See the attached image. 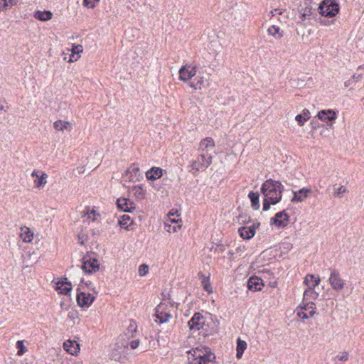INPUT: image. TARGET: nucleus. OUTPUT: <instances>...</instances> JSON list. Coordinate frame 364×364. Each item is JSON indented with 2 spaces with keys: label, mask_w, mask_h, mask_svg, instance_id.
Returning a JSON list of instances; mask_svg holds the SVG:
<instances>
[{
  "label": "nucleus",
  "mask_w": 364,
  "mask_h": 364,
  "mask_svg": "<svg viewBox=\"0 0 364 364\" xmlns=\"http://www.w3.org/2000/svg\"><path fill=\"white\" fill-rule=\"evenodd\" d=\"M205 322V319L203 316L200 313H196L188 324L190 329L198 331L203 328Z\"/></svg>",
  "instance_id": "nucleus-12"
},
{
  "label": "nucleus",
  "mask_w": 364,
  "mask_h": 364,
  "mask_svg": "<svg viewBox=\"0 0 364 364\" xmlns=\"http://www.w3.org/2000/svg\"><path fill=\"white\" fill-rule=\"evenodd\" d=\"M330 271L328 282L331 288L337 291H342L346 286L345 280L341 278L338 269H331Z\"/></svg>",
  "instance_id": "nucleus-6"
},
{
  "label": "nucleus",
  "mask_w": 364,
  "mask_h": 364,
  "mask_svg": "<svg viewBox=\"0 0 364 364\" xmlns=\"http://www.w3.org/2000/svg\"><path fill=\"white\" fill-rule=\"evenodd\" d=\"M215 354L207 346H200L188 351V364H214Z\"/></svg>",
  "instance_id": "nucleus-2"
},
{
  "label": "nucleus",
  "mask_w": 364,
  "mask_h": 364,
  "mask_svg": "<svg viewBox=\"0 0 364 364\" xmlns=\"http://www.w3.org/2000/svg\"><path fill=\"white\" fill-rule=\"evenodd\" d=\"M118 223L122 228L128 229L133 223V220L128 215H123L120 216Z\"/></svg>",
  "instance_id": "nucleus-31"
},
{
  "label": "nucleus",
  "mask_w": 364,
  "mask_h": 364,
  "mask_svg": "<svg viewBox=\"0 0 364 364\" xmlns=\"http://www.w3.org/2000/svg\"><path fill=\"white\" fill-rule=\"evenodd\" d=\"M117 204L118 208L124 212L130 213L136 208L134 203L131 200L125 198L117 199Z\"/></svg>",
  "instance_id": "nucleus-15"
},
{
  "label": "nucleus",
  "mask_w": 364,
  "mask_h": 364,
  "mask_svg": "<svg viewBox=\"0 0 364 364\" xmlns=\"http://www.w3.org/2000/svg\"><path fill=\"white\" fill-rule=\"evenodd\" d=\"M34 16L36 18L46 21L52 18L53 14L50 11H38L36 12Z\"/></svg>",
  "instance_id": "nucleus-30"
},
{
  "label": "nucleus",
  "mask_w": 364,
  "mask_h": 364,
  "mask_svg": "<svg viewBox=\"0 0 364 364\" xmlns=\"http://www.w3.org/2000/svg\"><path fill=\"white\" fill-rule=\"evenodd\" d=\"M133 193L134 196L139 199L142 200L145 198L146 191L141 186H135L132 188Z\"/></svg>",
  "instance_id": "nucleus-34"
},
{
  "label": "nucleus",
  "mask_w": 364,
  "mask_h": 364,
  "mask_svg": "<svg viewBox=\"0 0 364 364\" xmlns=\"http://www.w3.org/2000/svg\"><path fill=\"white\" fill-rule=\"evenodd\" d=\"M251 200V205L254 210H259V194L257 193L250 192L248 195Z\"/></svg>",
  "instance_id": "nucleus-33"
},
{
  "label": "nucleus",
  "mask_w": 364,
  "mask_h": 364,
  "mask_svg": "<svg viewBox=\"0 0 364 364\" xmlns=\"http://www.w3.org/2000/svg\"><path fill=\"white\" fill-rule=\"evenodd\" d=\"M296 314L299 318H301L302 319H307L311 317L310 313L307 314V313L304 312V310L302 311V310L299 309V308H297V309H296Z\"/></svg>",
  "instance_id": "nucleus-42"
},
{
  "label": "nucleus",
  "mask_w": 364,
  "mask_h": 364,
  "mask_svg": "<svg viewBox=\"0 0 364 364\" xmlns=\"http://www.w3.org/2000/svg\"><path fill=\"white\" fill-rule=\"evenodd\" d=\"M264 286L263 281L257 277H251L247 281V287L253 291H260Z\"/></svg>",
  "instance_id": "nucleus-16"
},
{
  "label": "nucleus",
  "mask_w": 364,
  "mask_h": 364,
  "mask_svg": "<svg viewBox=\"0 0 364 364\" xmlns=\"http://www.w3.org/2000/svg\"><path fill=\"white\" fill-rule=\"evenodd\" d=\"M87 216L88 219L92 220V221H95L100 217V214L95 210H92L90 212L87 213Z\"/></svg>",
  "instance_id": "nucleus-39"
},
{
  "label": "nucleus",
  "mask_w": 364,
  "mask_h": 364,
  "mask_svg": "<svg viewBox=\"0 0 364 364\" xmlns=\"http://www.w3.org/2000/svg\"><path fill=\"white\" fill-rule=\"evenodd\" d=\"M130 327H131V328H134V331H136V326H133V325H132V324H131V325H130Z\"/></svg>",
  "instance_id": "nucleus-58"
},
{
  "label": "nucleus",
  "mask_w": 364,
  "mask_h": 364,
  "mask_svg": "<svg viewBox=\"0 0 364 364\" xmlns=\"http://www.w3.org/2000/svg\"><path fill=\"white\" fill-rule=\"evenodd\" d=\"M53 127L55 130L59 132H64L65 130L70 132L73 129V125L70 122L60 119L53 123Z\"/></svg>",
  "instance_id": "nucleus-22"
},
{
  "label": "nucleus",
  "mask_w": 364,
  "mask_h": 364,
  "mask_svg": "<svg viewBox=\"0 0 364 364\" xmlns=\"http://www.w3.org/2000/svg\"><path fill=\"white\" fill-rule=\"evenodd\" d=\"M213 161V156H205L198 153L196 159L192 161L190 164V172L197 176L200 171H205Z\"/></svg>",
  "instance_id": "nucleus-4"
},
{
  "label": "nucleus",
  "mask_w": 364,
  "mask_h": 364,
  "mask_svg": "<svg viewBox=\"0 0 364 364\" xmlns=\"http://www.w3.org/2000/svg\"><path fill=\"white\" fill-rule=\"evenodd\" d=\"M165 227L166 228V231L171 232H177L181 228V225H171L168 223V222H164Z\"/></svg>",
  "instance_id": "nucleus-37"
},
{
  "label": "nucleus",
  "mask_w": 364,
  "mask_h": 364,
  "mask_svg": "<svg viewBox=\"0 0 364 364\" xmlns=\"http://www.w3.org/2000/svg\"><path fill=\"white\" fill-rule=\"evenodd\" d=\"M83 51V47L82 45H73V48H72V56L71 58H73L74 55L75 54H80L81 53H82ZM77 60V58H75V59H73V58H70L69 62H73V61H76Z\"/></svg>",
  "instance_id": "nucleus-36"
},
{
  "label": "nucleus",
  "mask_w": 364,
  "mask_h": 364,
  "mask_svg": "<svg viewBox=\"0 0 364 364\" xmlns=\"http://www.w3.org/2000/svg\"><path fill=\"white\" fill-rule=\"evenodd\" d=\"M315 288L316 287H306L303 296L304 301L317 299L319 294L315 290Z\"/></svg>",
  "instance_id": "nucleus-25"
},
{
  "label": "nucleus",
  "mask_w": 364,
  "mask_h": 364,
  "mask_svg": "<svg viewBox=\"0 0 364 364\" xmlns=\"http://www.w3.org/2000/svg\"><path fill=\"white\" fill-rule=\"evenodd\" d=\"M163 176V170L159 167H152L146 172V177L148 180L155 181Z\"/></svg>",
  "instance_id": "nucleus-20"
},
{
  "label": "nucleus",
  "mask_w": 364,
  "mask_h": 364,
  "mask_svg": "<svg viewBox=\"0 0 364 364\" xmlns=\"http://www.w3.org/2000/svg\"><path fill=\"white\" fill-rule=\"evenodd\" d=\"M259 225V223H253L252 225H250L249 227H253L254 230L256 232V229L258 228Z\"/></svg>",
  "instance_id": "nucleus-54"
},
{
  "label": "nucleus",
  "mask_w": 364,
  "mask_h": 364,
  "mask_svg": "<svg viewBox=\"0 0 364 364\" xmlns=\"http://www.w3.org/2000/svg\"><path fill=\"white\" fill-rule=\"evenodd\" d=\"M127 173L131 174L130 180H133L134 178L139 176V168L136 165L133 164L128 168Z\"/></svg>",
  "instance_id": "nucleus-35"
},
{
  "label": "nucleus",
  "mask_w": 364,
  "mask_h": 364,
  "mask_svg": "<svg viewBox=\"0 0 364 364\" xmlns=\"http://www.w3.org/2000/svg\"><path fill=\"white\" fill-rule=\"evenodd\" d=\"M348 192V190L346 187L343 186H340L337 191L334 193L335 196H341L343 193H346Z\"/></svg>",
  "instance_id": "nucleus-43"
},
{
  "label": "nucleus",
  "mask_w": 364,
  "mask_h": 364,
  "mask_svg": "<svg viewBox=\"0 0 364 364\" xmlns=\"http://www.w3.org/2000/svg\"><path fill=\"white\" fill-rule=\"evenodd\" d=\"M352 79L357 82L361 79V75H353L352 76Z\"/></svg>",
  "instance_id": "nucleus-52"
},
{
  "label": "nucleus",
  "mask_w": 364,
  "mask_h": 364,
  "mask_svg": "<svg viewBox=\"0 0 364 364\" xmlns=\"http://www.w3.org/2000/svg\"><path fill=\"white\" fill-rule=\"evenodd\" d=\"M270 14H271V16H272V17H273V16H276V14H275L274 9L270 11Z\"/></svg>",
  "instance_id": "nucleus-57"
},
{
  "label": "nucleus",
  "mask_w": 364,
  "mask_h": 364,
  "mask_svg": "<svg viewBox=\"0 0 364 364\" xmlns=\"http://www.w3.org/2000/svg\"><path fill=\"white\" fill-rule=\"evenodd\" d=\"M20 237L25 242H30L33 239V233L28 227H23L21 228Z\"/></svg>",
  "instance_id": "nucleus-27"
},
{
  "label": "nucleus",
  "mask_w": 364,
  "mask_h": 364,
  "mask_svg": "<svg viewBox=\"0 0 364 364\" xmlns=\"http://www.w3.org/2000/svg\"><path fill=\"white\" fill-rule=\"evenodd\" d=\"M331 22H332V21H326V20H322V21H321V23L322 25H323V26H329V25H331Z\"/></svg>",
  "instance_id": "nucleus-53"
},
{
  "label": "nucleus",
  "mask_w": 364,
  "mask_h": 364,
  "mask_svg": "<svg viewBox=\"0 0 364 364\" xmlns=\"http://www.w3.org/2000/svg\"><path fill=\"white\" fill-rule=\"evenodd\" d=\"M95 296L90 293L80 292L77 295V302L80 307H89L95 301Z\"/></svg>",
  "instance_id": "nucleus-11"
},
{
  "label": "nucleus",
  "mask_w": 364,
  "mask_h": 364,
  "mask_svg": "<svg viewBox=\"0 0 364 364\" xmlns=\"http://www.w3.org/2000/svg\"><path fill=\"white\" fill-rule=\"evenodd\" d=\"M16 348L18 349V355H22L27 351V348L24 346L23 341H18L16 342Z\"/></svg>",
  "instance_id": "nucleus-38"
},
{
  "label": "nucleus",
  "mask_w": 364,
  "mask_h": 364,
  "mask_svg": "<svg viewBox=\"0 0 364 364\" xmlns=\"http://www.w3.org/2000/svg\"><path fill=\"white\" fill-rule=\"evenodd\" d=\"M238 232L241 237L245 240L251 239L255 235L253 227L243 226L239 228Z\"/></svg>",
  "instance_id": "nucleus-24"
},
{
  "label": "nucleus",
  "mask_w": 364,
  "mask_h": 364,
  "mask_svg": "<svg viewBox=\"0 0 364 364\" xmlns=\"http://www.w3.org/2000/svg\"><path fill=\"white\" fill-rule=\"evenodd\" d=\"M289 220V216L285 210L279 212L275 214L274 217L271 219V224L275 225L277 228L286 227Z\"/></svg>",
  "instance_id": "nucleus-10"
},
{
  "label": "nucleus",
  "mask_w": 364,
  "mask_h": 364,
  "mask_svg": "<svg viewBox=\"0 0 364 364\" xmlns=\"http://www.w3.org/2000/svg\"><path fill=\"white\" fill-rule=\"evenodd\" d=\"M196 69L197 68L196 66L191 65H183L178 72L179 80L185 82L191 80L196 75Z\"/></svg>",
  "instance_id": "nucleus-9"
},
{
  "label": "nucleus",
  "mask_w": 364,
  "mask_h": 364,
  "mask_svg": "<svg viewBox=\"0 0 364 364\" xmlns=\"http://www.w3.org/2000/svg\"><path fill=\"white\" fill-rule=\"evenodd\" d=\"M274 11H275L276 15H282L284 13V9H275Z\"/></svg>",
  "instance_id": "nucleus-51"
},
{
  "label": "nucleus",
  "mask_w": 364,
  "mask_h": 364,
  "mask_svg": "<svg viewBox=\"0 0 364 364\" xmlns=\"http://www.w3.org/2000/svg\"><path fill=\"white\" fill-rule=\"evenodd\" d=\"M194 77L193 80L188 83L189 86L194 90H201L205 86L204 76L199 74Z\"/></svg>",
  "instance_id": "nucleus-21"
},
{
  "label": "nucleus",
  "mask_w": 364,
  "mask_h": 364,
  "mask_svg": "<svg viewBox=\"0 0 364 364\" xmlns=\"http://www.w3.org/2000/svg\"><path fill=\"white\" fill-rule=\"evenodd\" d=\"M9 7L7 0H0V10L6 9Z\"/></svg>",
  "instance_id": "nucleus-48"
},
{
  "label": "nucleus",
  "mask_w": 364,
  "mask_h": 364,
  "mask_svg": "<svg viewBox=\"0 0 364 364\" xmlns=\"http://www.w3.org/2000/svg\"><path fill=\"white\" fill-rule=\"evenodd\" d=\"M8 4H9V6H11L12 5L15 4L16 2V0H7Z\"/></svg>",
  "instance_id": "nucleus-55"
},
{
  "label": "nucleus",
  "mask_w": 364,
  "mask_h": 364,
  "mask_svg": "<svg viewBox=\"0 0 364 364\" xmlns=\"http://www.w3.org/2000/svg\"><path fill=\"white\" fill-rule=\"evenodd\" d=\"M75 364H82V362H79V363H77Z\"/></svg>",
  "instance_id": "nucleus-59"
},
{
  "label": "nucleus",
  "mask_w": 364,
  "mask_h": 364,
  "mask_svg": "<svg viewBox=\"0 0 364 364\" xmlns=\"http://www.w3.org/2000/svg\"><path fill=\"white\" fill-rule=\"evenodd\" d=\"M311 193V190L307 188H303L299 191H293V197L291 202H303L304 201Z\"/></svg>",
  "instance_id": "nucleus-14"
},
{
  "label": "nucleus",
  "mask_w": 364,
  "mask_h": 364,
  "mask_svg": "<svg viewBox=\"0 0 364 364\" xmlns=\"http://www.w3.org/2000/svg\"><path fill=\"white\" fill-rule=\"evenodd\" d=\"M215 148L214 140L211 137H206L200 141L198 151L200 154L213 156L212 153Z\"/></svg>",
  "instance_id": "nucleus-7"
},
{
  "label": "nucleus",
  "mask_w": 364,
  "mask_h": 364,
  "mask_svg": "<svg viewBox=\"0 0 364 364\" xmlns=\"http://www.w3.org/2000/svg\"><path fill=\"white\" fill-rule=\"evenodd\" d=\"M337 358L341 361H346L348 358V353L347 352H343L341 355H337Z\"/></svg>",
  "instance_id": "nucleus-47"
},
{
  "label": "nucleus",
  "mask_w": 364,
  "mask_h": 364,
  "mask_svg": "<svg viewBox=\"0 0 364 364\" xmlns=\"http://www.w3.org/2000/svg\"><path fill=\"white\" fill-rule=\"evenodd\" d=\"M139 343H140V341L139 339L132 341L129 343L131 348L136 349V348H138Z\"/></svg>",
  "instance_id": "nucleus-49"
},
{
  "label": "nucleus",
  "mask_w": 364,
  "mask_h": 364,
  "mask_svg": "<svg viewBox=\"0 0 364 364\" xmlns=\"http://www.w3.org/2000/svg\"><path fill=\"white\" fill-rule=\"evenodd\" d=\"M82 269L86 273H94L100 269V262L96 258L91 256H86L83 258V264Z\"/></svg>",
  "instance_id": "nucleus-8"
},
{
  "label": "nucleus",
  "mask_w": 364,
  "mask_h": 364,
  "mask_svg": "<svg viewBox=\"0 0 364 364\" xmlns=\"http://www.w3.org/2000/svg\"><path fill=\"white\" fill-rule=\"evenodd\" d=\"M32 177H36L34 180L35 187H43L47 183L48 174L43 171L34 170L31 173Z\"/></svg>",
  "instance_id": "nucleus-13"
},
{
  "label": "nucleus",
  "mask_w": 364,
  "mask_h": 364,
  "mask_svg": "<svg viewBox=\"0 0 364 364\" xmlns=\"http://www.w3.org/2000/svg\"><path fill=\"white\" fill-rule=\"evenodd\" d=\"M63 348L73 355H77L80 352V344L75 341L68 340L63 343Z\"/></svg>",
  "instance_id": "nucleus-17"
},
{
  "label": "nucleus",
  "mask_w": 364,
  "mask_h": 364,
  "mask_svg": "<svg viewBox=\"0 0 364 364\" xmlns=\"http://www.w3.org/2000/svg\"><path fill=\"white\" fill-rule=\"evenodd\" d=\"M320 14L326 17H333L339 11V6L335 0H323L320 4Z\"/></svg>",
  "instance_id": "nucleus-5"
},
{
  "label": "nucleus",
  "mask_w": 364,
  "mask_h": 364,
  "mask_svg": "<svg viewBox=\"0 0 364 364\" xmlns=\"http://www.w3.org/2000/svg\"><path fill=\"white\" fill-rule=\"evenodd\" d=\"M320 281L319 277L315 278L314 274H309L305 277L304 283L306 287H316L318 286Z\"/></svg>",
  "instance_id": "nucleus-26"
},
{
  "label": "nucleus",
  "mask_w": 364,
  "mask_h": 364,
  "mask_svg": "<svg viewBox=\"0 0 364 364\" xmlns=\"http://www.w3.org/2000/svg\"><path fill=\"white\" fill-rule=\"evenodd\" d=\"M149 272V266L146 264H142L139 267V274L140 276L146 275Z\"/></svg>",
  "instance_id": "nucleus-40"
},
{
  "label": "nucleus",
  "mask_w": 364,
  "mask_h": 364,
  "mask_svg": "<svg viewBox=\"0 0 364 364\" xmlns=\"http://www.w3.org/2000/svg\"><path fill=\"white\" fill-rule=\"evenodd\" d=\"M267 32L269 36H272L276 40L281 39L284 35V31L276 25L269 26Z\"/></svg>",
  "instance_id": "nucleus-23"
},
{
  "label": "nucleus",
  "mask_w": 364,
  "mask_h": 364,
  "mask_svg": "<svg viewBox=\"0 0 364 364\" xmlns=\"http://www.w3.org/2000/svg\"><path fill=\"white\" fill-rule=\"evenodd\" d=\"M296 121L298 122L299 126H303L304 123L307 121L304 117H302L301 114H297L295 117Z\"/></svg>",
  "instance_id": "nucleus-45"
},
{
  "label": "nucleus",
  "mask_w": 364,
  "mask_h": 364,
  "mask_svg": "<svg viewBox=\"0 0 364 364\" xmlns=\"http://www.w3.org/2000/svg\"><path fill=\"white\" fill-rule=\"evenodd\" d=\"M198 277L201 279V284L203 289L208 293H212L213 289L210 283V277H205L202 272L198 273Z\"/></svg>",
  "instance_id": "nucleus-29"
},
{
  "label": "nucleus",
  "mask_w": 364,
  "mask_h": 364,
  "mask_svg": "<svg viewBox=\"0 0 364 364\" xmlns=\"http://www.w3.org/2000/svg\"><path fill=\"white\" fill-rule=\"evenodd\" d=\"M303 300L302 303L298 306L301 310L309 311L310 316L313 317L316 314V304L314 302H304Z\"/></svg>",
  "instance_id": "nucleus-28"
},
{
  "label": "nucleus",
  "mask_w": 364,
  "mask_h": 364,
  "mask_svg": "<svg viewBox=\"0 0 364 364\" xmlns=\"http://www.w3.org/2000/svg\"><path fill=\"white\" fill-rule=\"evenodd\" d=\"M350 80H348V81L345 82L344 86L346 87H348L350 85Z\"/></svg>",
  "instance_id": "nucleus-56"
},
{
  "label": "nucleus",
  "mask_w": 364,
  "mask_h": 364,
  "mask_svg": "<svg viewBox=\"0 0 364 364\" xmlns=\"http://www.w3.org/2000/svg\"><path fill=\"white\" fill-rule=\"evenodd\" d=\"M317 117L324 122L334 121L336 118V112L333 109L321 110L318 112Z\"/></svg>",
  "instance_id": "nucleus-19"
},
{
  "label": "nucleus",
  "mask_w": 364,
  "mask_h": 364,
  "mask_svg": "<svg viewBox=\"0 0 364 364\" xmlns=\"http://www.w3.org/2000/svg\"><path fill=\"white\" fill-rule=\"evenodd\" d=\"M100 0H83V5L87 8L93 9L96 3L99 2Z\"/></svg>",
  "instance_id": "nucleus-41"
},
{
  "label": "nucleus",
  "mask_w": 364,
  "mask_h": 364,
  "mask_svg": "<svg viewBox=\"0 0 364 364\" xmlns=\"http://www.w3.org/2000/svg\"><path fill=\"white\" fill-rule=\"evenodd\" d=\"M309 112L308 109H304L303 110V113L301 114L302 115V117H304V118L306 119V120H309V119L310 118V116H309Z\"/></svg>",
  "instance_id": "nucleus-50"
},
{
  "label": "nucleus",
  "mask_w": 364,
  "mask_h": 364,
  "mask_svg": "<svg viewBox=\"0 0 364 364\" xmlns=\"http://www.w3.org/2000/svg\"><path fill=\"white\" fill-rule=\"evenodd\" d=\"M56 290L59 294L68 295L72 290V284L65 278L64 281H59L56 283Z\"/></svg>",
  "instance_id": "nucleus-18"
},
{
  "label": "nucleus",
  "mask_w": 364,
  "mask_h": 364,
  "mask_svg": "<svg viewBox=\"0 0 364 364\" xmlns=\"http://www.w3.org/2000/svg\"><path fill=\"white\" fill-rule=\"evenodd\" d=\"M284 186L281 182L268 179L262 185L261 192L264 196L263 210L267 211L271 205L278 203L282 199Z\"/></svg>",
  "instance_id": "nucleus-1"
},
{
  "label": "nucleus",
  "mask_w": 364,
  "mask_h": 364,
  "mask_svg": "<svg viewBox=\"0 0 364 364\" xmlns=\"http://www.w3.org/2000/svg\"><path fill=\"white\" fill-rule=\"evenodd\" d=\"M156 321L163 323L169 321L174 312L173 306L169 302L160 303L156 308Z\"/></svg>",
  "instance_id": "nucleus-3"
},
{
  "label": "nucleus",
  "mask_w": 364,
  "mask_h": 364,
  "mask_svg": "<svg viewBox=\"0 0 364 364\" xmlns=\"http://www.w3.org/2000/svg\"><path fill=\"white\" fill-rule=\"evenodd\" d=\"M247 348V343L245 341L241 340L240 338L237 339V353H236V357L237 358L240 359L245 351V350Z\"/></svg>",
  "instance_id": "nucleus-32"
},
{
  "label": "nucleus",
  "mask_w": 364,
  "mask_h": 364,
  "mask_svg": "<svg viewBox=\"0 0 364 364\" xmlns=\"http://www.w3.org/2000/svg\"><path fill=\"white\" fill-rule=\"evenodd\" d=\"M303 12L301 11L300 18L301 21H305L311 14V10L309 9H302Z\"/></svg>",
  "instance_id": "nucleus-44"
},
{
  "label": "nucleus",
  "mask_w": 364,
  "mask_h": 364,
  "mask_svg": "<svg viewBox=\"0 0 364 364\" xmlns=\"http://www.w3.org/2000/svg\"><path fill=\"white\" fill-rule=\"evenodd\" d=\"M170 215H173V214L172 213H170L169 215H168V218L166 219V220L165 222H168V223L169 224H175V225H178V220H176L174 218H171Z\"/></svg>",
  "instance_id": "nucleus-46"
}]
</instances>
